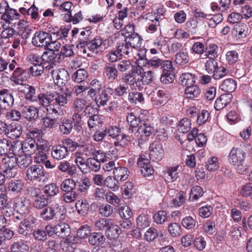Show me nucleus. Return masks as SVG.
I'll list each match as a JSON object with an SVG mask.
<instances>
[{"label":"nucleus","instance_id":"nucleus-26","mask_svg":"<svg viewBox=\"0 0 252 252\" xmlns=\"http://www.w3.org/2000/svg\"><path fill=\"white\" fill-rule=\"evenodd\" d=\"M104 69L105 76L110 82H113L117 78L118 71L115 64L106 63Z\"/></svg>","mask_w":252,"mask_h":252},{"label":"nucleus","instance_id":"nucleus-19","mask_svg":"<svg viewBox=\"0 0 252 252\" xmlns=\"http://www.w3.org/2000/svg\"><path fill=\"white\" fill-rule=\"evenodd\" d=\"M116 47L122 58H129L132 56L133 49L126 41V39L118 42Z\"/></svg>","mask_w":252,"mask_h":252},{"label":"nucleus","instance_id":"nucleus-3","mask_svg":"<svg viewBox=\"0 0 252 252\" xmlns=\"http://www.w3.org/2000/svg\"><path fill=\"white\" fill-rule=\"evenodd\" d=\"M143 71V67L140 65H134L127 73H125L122 79L123 81L129 86L132 89H136L143 84L141 71Z\"/></svg>","mask_w":252,"mask_h":252},{"label":"nucleus","instance_id":"nucleus-54","mask_svg":"<svg viewBox=\"0 0 252 252\" xmlns=\"http://www.w3.org/2000/svg\"><path fill=\"white\" fill-rule=\"evenodd\" d=\"M219 65L216 59L209 58L205 63V70L209 74H212L215 72Z\"/></svg>","mask_w":252,"mask_h":252},{"label":"nucleus","instance_id":"nucleus-24","mask_svg":"<svg viewBox=\"0 0 252 252\" xmlns=\"http://www.w3.org/2000/svg\"><path fill=\"white\" fill-rule=\"evenodd\" d=\"M68 154L67 150L63 144L54 145L52 148L51 156L56 160L63 159L67 156Z\"/></svg>","mask_w":252,"mask_h":252},{"label":"nucleus","instance_id":"nucleus-37","mask_svg":"<svg viewBox=\"0 0 252 252\" xmlns=\"http://www.w3.org/2000/svg\"><path fill=\"white\" fill-rule=\"evenodd\" d=\"M189 61V56L186 50H181L175 56V62L179 65H185L188 63Z\"/></svg>","mask_w":252,"mask_h":252},{"label":"nucleus","instance_id":"nucleus-30","mask_svg":"<svg viewBox=\"0 0 252 252\" xmlns=\"http://www.w3.org/2000/svg\"><path fill=\"white\" fill-rule=\"evenodd\" d=\"M24 183L22 180H11L7 185V189L9 191L17 194L20 193L23 189Z\"/></svg>","mask_w":252,"mask_h":252},{"label":"nucleus","instance_id":"nucleus-4","mask_svg":"<svg viewBox=\"0 0 252 252\" xmlns=\"http://www.w3.org/2000/svg\"><path fill=\"white\" fill-rule=\"evenodd\" d=\"M1 162L2 170L6 172V175L7 174L8 176L10 175L14 178L17 174L16 156L7 155L2 158Z\"/></svg>","mask_w":252,"mask_h":252},{"label":"nucleus","instance_id":"nucleus-14","mask_svg":"<svg viewBox=\"0 0 252 252\" xmlns=\"http://www.w3.org/2000/svg\"><path fill=\"white\" fill-rule=\"evenodd\" d=\"M149 118V116H148L137 128V131L142 138L150 137L155 132L154 126Z\"/></svg>","mask_w":252,"mask_h":252},{"label":"nucleus","instance_id":"nucleus-23","mask_svg":"<svg viewBox=\"0 0 252 252\" xmlns=\"http://www.w3.org/2000/svg\"><path fill=\"white\" fill-rule=\"evenodd\" d=\"M22 153L31 156L38 149L36 142L32 139L26 138L22 142Z\"/></svg>","mask_w":252,"mask_h":252},{"label":"nucleus","instance_id":"nucleus-5","mask_svg":"<svg viewBox=\"0 0 252 252\" xmlns=\"http://www.w3.org/2000/svg\"><path fill=\"white\" fill-rule=\"evenodd\" d=\"M45 176L44 169L39 164H34L28 167L26 172L27 180L32 182H40Z\"/></svg>","mask_w":252,"mask_h":252},{"label":"nucleus","instance_id":"nucleus-60","mask_svg":"<svg viewBox=\"0 0 252 252\" xmlns=\"http://www.w3.org/2000/svg\"><path fill=\"white\" fill-rule=\"evenodd\" d=\"M76 207L80 215L85 216L88 213L89 204L86 200H78L76 203Z\"/></svg>","mask_w":252,"mask_h":252},{"label":"nucleus","instance_id":"nucleus-51","mask_svg":"<svg viewBox=\"0 0 252 252\" xmlns=\"http://www.w3.org/2000/svg\"><path fill=\"white\" fill-rule=\"evenodd\" d=\"M219 47L216 44H210L206 47L205 56L206 58L216 59L219 55Z\"/></svg>","mask_w":252,"mask_h":252},{"label":"nucleus","instance_id":"nucleus-49","mask_svg":"<svg viewBox=\"0 0 252 252\" xmlns=\"http://www.w3.org/2000/svg\"><path fill=\"white\" fill-rule=\"evenodd\" d=\"M191 121L188 118H183L179 122L177 127L180 133H185L191 129Z\"/></svg>","mask_w":252,"mask_h":252},{"label":"nucleus","instance_id":"nucleus-10","mask_svg":"<svg viewBox=\"0 0 252 252\" xmlns=\"http://www.w3.org/2000/svg\"><path fill=\"white\" fill-rule=\"evenodd\" d=\"M149 157L153 161L158 162L163 158L164 151L162 144L158 141L153 142L150 146Z\"/></svg>","mask_w":252,"mask_h":252},{"label":"nucleus","instance_id":"nucleus-40","mask_svg":"<svg viewBox=\"0 0 252 252\" xmlns=\"http://www.w3.org/2000/svg\"><path fill=\"white\" fill-rule=\"evenodd\" d=\"M231 101L229 94H222L218 98L215 103V108L216 110H220L224 108Z\"/></svg>","mask_w":252,"mask_h":252},{"label":"nucleus","instance_id":"nucleus-6","mask_svg":"<svg viewBox=\"0 0 252 252\" xmlns=\"http://www.w3.org/2000/svg\"><path fill=\"white\" fill-rule=\"evenodd\" d=\"M113 94L112 88L110 87H104L101 90L97 93L94 99L96 105L98 107H104L107 104L112 98Z\"/></svg>","mask_w":252,"mask_h":252},{"label":"nucleus","instance_id":"nucleus-32","mask_svg":"<svg viewBox=\"0 0 252 252\" xmlns=\"http://www.w3.org/2000/svg\"><path fill=\"white\" fill-rule=\"evenodd\" d=\"M16 160H17V166L20 169L28 168L32 162V157L25 154H22L16 156Z\"/></svg>","mask_w":252,"mask_h":252},{"label":"nucleus","instance_id":"nucleus-57","mask_svg":"<svg viewBox=\"0 0 252 252\" xmlns=\"http://www.w3.org/2000/svg\"><path fill=\"white\" fill-rule=\"evenodd\" d=\"M104 185L116 191L119 188V183L118 180L114 177L108 176L105 179Z\"/></svg>","mask_w":252,"mask_h":252},{"label":"nucleus","instance_id":"nucleus-27","mask_svg":"<svg viewBox=\"0 0 252 252\" xmlns=\"http://www.w3.org/2000/svg\"><path fill=\"white\" fill-rule=\"evenodd\" d=\"M58 169L62 172H66L70 176H74L77 174V168L75 165L71 164L66 160L61 161L58 166Z\"/></svg>","mask_w":252,"mask_h":252},{"label":"nucleus","instance_id":"nucleus-29","mask_svg":"<svg viewBox=\"0 0 252 252\" xmlns=\"http://www.w3.org/2000/svg\"><path fill=\"white\" fill-rule=\"evenodd\" d=\"M97 208L99 214L104 218L112 217L115 213V208L108 203H101Z\"/></svg>","mask_w":252,"mask_h":252},{"label":"nucleus","instance_id":"nucleus-2","mask_svg":"<svg viewBox=\"0 0 252 252\" xmlns=\"http://www.w3.org/2000/svg\"><path fill=\"white\" fill-rule=\"evenodd\" d=\"M66 212L63 205L55 203L44 208L40 212V216L45 221H50L54 219L60 221L65 219Z\"/></svg>","mask_w":252,"mask_h":252},{"label":"nucleus","instance_id":"nucleus-1","mask_svg":"<svg viewBox=\"0 0 252 252\" xmlns=\"http://www.w3.org/2000/svg\"><path fill=\"white\" fill-rule=\"evenodd\" d=\"M28 88L24 94L25 99L32 102H37L43 107H47L46 110L49 113L56 116L59 115L61 107L67 103L71 95V92L68 90L64 93H40L36 95L35 87L30 86Z\"/></svg>","mask_w":252,"mask_h":252},{"label":"nucleus","instance_id":"nucleus-31","mask_svg":"<svg viewBox=\"0 0 252 252\" xmlns=\"http://www.w3.org/2000/svg\"><path fill=\"white\" fill-rule=\"evenodd\" d=\"M56 235L62 238H66L71 233V228L69 225L64 222L59 223L55 225Z\"/></svg>","mask_w":252,"mask_h":252},{"label":"nucleus","instance_id":"nucleus-15","mask_svg":"<svg viewBox=\"0 0 252 252\" xmlns=\"http://www.w3.org/2000/svg\"><path fill=\"white\" fill-rule=\"evenodd\" d=\"M29 77V72L27 69H24L20 67H17L14 70L10 78L14 84H21Z\"/></svg>","mask_w":252,"mask_h":252},{"label":"nucleus","instance_id":"nucleus-28","mask_svg":"<svg viewBox=\"0 0 252 252\" xmlns=\"http://www.w3.org/2000/svg\"><path fill=\"white\" fill-rule=\"evenodd\" d=\"M124 34L125 39H126V41L132 49H137L140 47L143 39L138 33L128 35Z\"/></svg>","mask_w":252,"mask_h":252},{"label":"nucleus","instance_id":"nucleus-39","mask_svg":"<svg viewBox=\"0 0 252 252\" xmlns=\"http://www.w3.org/2000/svg\"><path fill=\"white\" fill-rule=\"evenodd\" d=\"M113 174L118 181H124L127 179L129 171L126 167L118 166L113 170Z\"/></svg>","mask_w":252,"mask_h":252},{"label":"nucleus","instance_id":"nucleus-21","mask_svg":"<svg viewBox=\"0 0 252 252\" xmlns=\"http://www.w3.org/2000/svg\"><path fill=\"white\" fill-rule=\"evenodd\" d=\"M23 128L21 125L18 123H12L8 126L5 134L11 139H15L21 136Z\"/></svg>","mask_w":252,"mask_h":252},{"label":"nucleus","instance_id":"nucleus-59","mask_svg":"<svg viewBox=\"0 0 252 252\" xmlns=\"http://www.w3.org/2000/svg\"><path fill=\"white\" fill-rule=\"evenodd\" d=\"M168 230L173 237L180 236L182 234V228L180 225L176 222L171 223L168 226Z\"/></svg>","mask_w":252,"mask_h":252},{"label":"nucleus","instance_id":"nucleus-55","mask_svg":"<svg viewBox=\"0 0 252 252\" xmlns=\"http://www.w3.org/2000/svg\"><path fill=\"white\" fill-rule=\"evenodd\" d=\"M86 164L87 171L89 169L90 171L95 172L100 169V163L94 157L88 158Z\"/></svg>","mask_w":252,"mask_h":252},{"label":"nucleus","instance_id":"nucleus-25","mask_svg":"<svg viewBox=\"0 0 252 252\" xmlns=\"http://www.w3.org/2000/svg\"><path fill=\"white\" fill-rule=\"evenodd\" d=\"M102 39L99 36H96L92 40L88 42L86 44L88 45L89 51L94 55H97L102 51Z\"/></svg>","mask_w":252,"mask_h":252},{"label":"nucleus","instance_id":"nucleus-7","mask_svg":"<svg viewBox=\"0 0 252 252\" xmlns=\"http://www.w3.org/2000/svg\"><path fill=\"white\" fill-rule=\"evenodd\" d=\"M41 62L45 69L50 70L61 62V56L57 53L51 51H46L43 52L41 56Z\"/></svg>","mask_w":252,"mask_h":252},{"label":"nucleus","instance_id":"nucleus-53","mask_svg":"<svg viewBox=\"0 0 252 252\" xmlns=\"http://www.w3.org/2000/svg\"><path fill=\"white\" fill-rule=\"evenodd\" d=\"M92 231L90 226L87 224L82 225L77 230V237L81 239L89 238Z\"/></svg>","mask_w":252,"mask_h":252},{"label":"nucleus","instance_id":"nucleus-52","mask_svg":"<svg viewBox=\"0 0 252 252\" xmlns=\"http://www.w3.org/2000/svg\"><path fill=\"white\" fill-rule=\"evenodd\" d=\"M82 117L80 113L74 112L72 116V122L74 126V129L77 132H80L82 129Z\"/></svg>","mask_w":252,"mask_h":252},{"label":"nucleus","instance_id":"nucleus-17","mask_svg":"<svg viewBox=\"0 0 252 252\" xmlns=\"http://www.w3.org/2000/svg\"><path fill=\"white\" fill-rule=\"evenodd\" d=\"M14 103V96L8 90L2 89L0 90V106L1 108L6 109L8 107H12Z\"/></svg>","mask_w":252,"mask_h":252},{"label":"nucleus","instance_id":"nucleus-46","mask_svg":"<svg viewBox=\"0 0 252 252\" xmlns=\"http://www.w3.org/2000/svg\"><path fill=\"white\" fill-rule=\"evenodd\" d=\"M77 187V183L71 178L64 179L62 183L60 188L64 192L74 191Z\"/></svg>","mask_w":252,"mask_h":252},{"label":"nucleus","instance_id":"nucleus-50","mask_svg":"<svg viewBox=\"0 0 252 252\" xmlns=\"http://www.w3.org/2000/svg\"><path fill=\"white\" fill-rule=\"evenodd\" d=\"M154 221L157 224H163L168 220L167 213L164 210H159L153 216Z\"/></svg>","mask_w":252,"mask_h":252},{"label":"nucleus","instance_id":"nucleus-16","mask_svg":"<svg viewBox=\"0 0 252 252\" xmlns=\"http://www.w3.org/2000/svg\"><path fill=\"white\" fill-rule=\"evenodd\" d=\"M146 65L153 69L160 68L161 70L164 68H168L169 64L172 63L170 60H162L157 56L149 58L146 62Z\"/></svg>","mask_w":252,"mask_h":252},{"label":"nucleus","instance_id":"nucleus-41","mask_svg":"<svg viewBox=\"0 0 252 252\" xmlns=\"http://www.w3.org/2000/svg\"><path fill=\"white\" fill-rule=\"evenodd\" d=\"M58 124L57 119L47 116L43 117L41 120L42 128L44 130L54 128L58 126Z\"/></svg>","mask_w":252,"mask_h":252},{"label":"nucleus","instance_id":"nucleus-13","mask_svg":"<svg viewBox=\"0 0 252 252\" xmlns=\"http://www.w3.org/2000/svg\"><path fill=\"white\" fill-rule=\"evenodd\" d=\"M34 192L32 194L33 206L36 209L41 210L47 206L49 204L48 197L45 195L39 193L35 188L33 189Z\"/></svg>","mask_w":252,"mask_h":252},{"label":"nucleus","instance_id":"nucleus-45","mask_svg":"<svg viewBox=\"0 0 252 252\" xmlns=\"http://www.w3.org/2000/svg\"><path fill=\"white\" fill-rule=\"evenodd\" d=\"M151 222L150 217L145 214H142L138 216L136 219L137 228L144 229L148 227Z\"/></svg>","mask_w":252,"mask_h":252},{"label":"nucleus","instance_id":"nucleus-64","mask_svg":"<svg viewBox=\"0 0 252 252\" xmlns=\"http://www.w3.org/2000/svg\"><path fill=\"white\" fill-rule=\"evenodd\" d=\"M87 101L85 99L81 98H76L73 104V108L74 112L80 113L82 111L86 105H87Z\"/></svg>","mask_w":252,"mask_h":252},{"label":"nucleus","instance_id":"nucleus-56","mask_svg":"<svg viewBox=\"0 0 252 252\" xmlns=\"http://www.w3.org/2000/svg\"><path fill=\"white\" fill-rule=\"evenodd\" d=\"M88 74L84 69H79L72 75V79L77 83H81L87 78Z\"/></svg>","mask_w":252,"mask_h":252},{"label":"nucleus","instance_id":"nucleus-22","mask_svg":"<svg viewBox=\"0 0 252 252\" xmlns=\"http://www.w3.org/2000/svg\"><path fill=\"white\" fill-rule=\"evenodd\" d=\"M22 113V116L30 122L34 121L38 117V109L33 106H24Z\"/></svg>","mask_w":252,"mask_h":252},{"label":"nucleus","instance_id":"nucleus-34","mask_svg":"<svg viewBox=\"0 0 252 252\" xmlns=\"http://www.w3.org/2000/svg\"><path fill=\"white\" fill-rule=\"evenodd\" d=\"M201 90L197 85H194L190 87H186L184 93L187 98L195 99L198 98L201 94Z\"/></svg>","mask_w":252,"mask_h":252},{"label":"nucleus","instance_id":"nucleus-61","mask_svg":"<svg viewBox=\"0 0 252 252\" xmlns=\"http://www.w3.org/2000/svg\"><path fill=\"white\" fill-rule=\"evenodd\" d=\"M185 27L188 32L195 33L197 30L198 21L194 18H189L185 23Z\"/></svg>","mask_w":252,"mask_h":252},{"label":"nucleus","instance_id":"nucleus-33","mask_svg":"<svg viewBox=\"0 0 252 252\" xmlns=\"http://www.w3.org/2000/svg\"><path fill=\"white\" fill-rule=\"evenodd\" d=\"M111 222V219L101 218L94 221L93 225L95 230L106 231Z\"/></svg>","mask_w":252,"mask_h":252},{"label":"nucleus","instance_id":"nucleus-35","mask_svg":"<svg viewBox=\"0 0 252 252\" xmlns=\"http://www.w3.org/2000/svg\"><path fill=\"white\" fill-rule=\"evenodd\" d=\"M179 81L183 86H185L186 87H190L195 85V75L189 72L183 73L180 75Z\"/></svg>","mask_w":252,"mask_h":252},{"label":"nucleus","instance_id":"nucleus-36","mask_svg":"<svg viewBox=\"0 0 252 252\" xmlns=\"http://www.w3.org/2000/svg\"><path fill=\"white\" fill-rule=\"evenodd\" d=\"M88 242L91 245L93 246L103 244L105 242V238L101 233L91 232L89 237Z\"/></svg>","mask_w":252,"mask_h":252},{"label":"nucleus","instance_id":"nucleus-42","mask_svg":"<svg viewBox=\"0 0 252 252\" xmlns=\"http://www.w3.org/2000/svg\"><path fill=\"white\" fill-rule=\"evenodd\" d=\"M74 126L71 120L63 119L59 125L60 131L63 134L68 135L72 131Z\"/></svg>","mask_w":252,"mask_h":252},{"label":"nucleus","instance_id":"nucleus-9","mask_svg":"<svg viewBox=\"0 0 252 252\" xmlns=\"http://www.w3.org/2000/svg\"><path fill=\"white\" fill-rule=\"evenodd\" d=\"M51 37L52 35L50 33L43 31L36 32L32 38V43L35 47L44 49L45 47H47Z\"/></svg>","mask_w":252,"mask_h":252},{"label":"nucleus","instance_id":"nucleus-58","mask_svg":"<svg viewBox=\"0 0 252 252\" xmlns=\"http://www.w3.org/2000/svg\"><path fill=\"white\" fill-rule=\"evenodd\" d=\"M29 250V246L22 241L13 243L11 247L13 252H28Z\"/></svg>","mask_w":252,"mask_h":252},{"label":"nucleus","instance_id":"nucleus-48","mask_svg":"<svg viewBox=\"0 0 252 252\" xmlns=\"http://www.w3.org/2000/svg\"><path fill=\"white\" fill-rule=\"evenodd\" d=\"M20 14L17 10L12 8H8L6 13L1 16V20H3L8 24H10V20H14L19 18Z\"/></svg>","mask_w":252,"mask_h":252},{"label":"nucleus","instance_id":"nucleus-44","mask_svg":"<svg viewBox=\"0 0 252 252\" xmlns=\"http://www.w3.org/2000/svg\"><path fill=\"white\" fill-rule=\"evenodd\" d=\"M42 190L44 193V195L47 196L49 200L51 197L57 195L59 191V188L55 183H50L46 185L44 187Z\"/></svg>","mask_w":252,"mask_h":252},{"label":"nucleus","instance_id":"nucleus-38","mask_svg":"<svg viewBox=\"0 0 252 252\" xmlns=\"http://www.w3.org/2000/svg\"><path fill=\"white\" fill-rule=\"evenodd\" d=\"M121 233V227L118 225L114 224V221L112 219L111 224L109 225L105 234L110 239H114L118 238Z\"/></svg>","mask_w":252,"mask_h":252},{"label":"nucleus","instance_id":"nucleus-63","mask_svg":"<svg viewBox=\"0 0 252 252\" xmlns=\"http://www.w3.org/2000/svg\"><path fill=\"white\" fill-rule=\"evenodd\" d=\"M206 47L204 43L200 41L195 42L190 49L193 54L201 55L205 52Z\"/></svg>","mask_w":252,"mask_h":252},{"label":"nucleus","instance_id":"nucleus-43","mask_svg":"<svg viewBox=\"0 0 252 252\" xmlns=\"http://www.w3.org/2000/svg\"><path fill=\"white\" fill-rule=\"evenodd\" d=\"M237 83L232 78H227L224 80L220 86V89L225 92H232L235 90Z\"/></svg>","mask_w":252,"mask_h":252},{"label":"nucleus","instance_id":"nucleus-18","mask_svg":"<svg viewBox=\"0 0 252 252\" xmlns=\"http://www.w3.org/2000/svg\"><path fill=\"white\" fill-rule=\"evenodd\" d=\"M147 116L144 113L138 115L135 114L133 113H129L126 116V121L130 127L136 128L145 120Z\"/></svg>","mask_w":252,"mask_h":252},{"label":"nucleus","instance_id":"nucleus-62","mask_svg":"<svg viewBox=\"0 0 252 252\" xmlns=\"http://www.w3.org/2000/svg\"><path fill=\"white\" fill-rule=\"evenodd\" d=\"M128 101L132 104H136L137 102H142L144 98L142 93L138 92H131L128 96Z\"/></svg>","mask_w":252,"mask_h":252},{"label":"nucleus","instance_id":"nucleus-20","mask_svg":"<svg viewBox=\"0 0 252 252\" xmlns=\"http://www.w3.org/2000/svg\"><path fill=\"white\" fill-rule=\"evenodd\" d=\"M174 69L173 64L171 63L168 68H164L162 70L160 81L162 84H169L173 82L175 78Z\"/></svg>","mask_w":252,"mask_h":252},{"label":"nucleus","instance_id":"nucleus-11","mask_svg":"<svg viewBox=\"0 0 252 252\" xmlns=\"http://www.w3.org/2000/svg\"><path fill=\"white\" fill-rule=\"evenodd\" d=\"M245 156L246 153L241 148L234 147L228 154V160L231 165H236L244 162Z\"/></svg>","mask_w":252,"mask_h":252},{"label":"nucleus","instance_id":"nucleus-47","mask_svg":"<svg viewBox=\"0 0 252 252\" xmlns=\"http://www.w3.org/2000/svg\"><path fill=\"white\" fill-rule=\"evenodd\" d=\"M22 153V142L19 140L11 141L9 151V155L18 156Z\"/></svg>","mask_w":252,"mask_h":252},{"label":"nucleus","instance_id":"nucleus-8","mask_svg":"<svg viewBox=\"0 0 252 252\" xmlns=\"http://www.w3.org/2000/svg\"><path fill=\"white\" fill-rule=\"evenodd\" d=\"M137 164L140 169L141 174L144 177H149L154 174L155 170L148 155H140L137 159Z\"/></svg>","mask_w":252,"mask_h":252},{"label":"nucleus","instance_id":"nucleus-12","mask_svg":"<svg viewBox=\"0 0 252 252\" xmlns=\"http://www.w3.org/2000/svg\"><path fill=\"white\" fill-rule=\"evenodd\" d=\"M55 83L59 87L64 86L69 80V74L64 68H60L55 71H51Z\"/></svg>","mask_w":252,"mask_h":252}]
</instances>
